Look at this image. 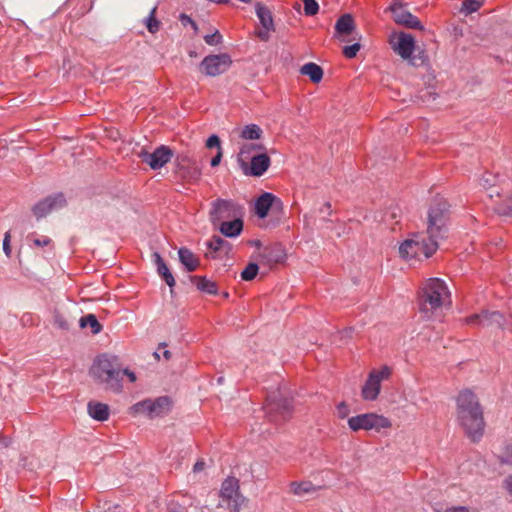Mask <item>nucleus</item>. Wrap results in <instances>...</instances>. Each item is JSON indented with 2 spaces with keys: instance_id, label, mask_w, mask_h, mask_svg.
Segmentation results:
<instances>
[{
  "instance_id": "1",
  "label": "nucleus",
  "mask_w": 512,
  "mask_h": 512,
  "mask_svg": "<svg viewBox=\"0 0 512 512\" xmlns=\"http://www.w3.org/2000/svg\"><path fill=\"white\" fill-rule=\"evenodd\" d=\"M450 304V292L445 282L438 278L427 280L420 297L421 312L430 318L440 313L445 306Z\"/></svg>"
},
{
  "instance_id": "2",
  "label": "nucleus",
  "mask_w": 512,
  "mask_h": 512,
  "mask_svg": "<svg viewBox=\"0 0 512 512\" xmlns=\"http://www.w3.org/2000/svg\"><path fill=\"white\" fill-rule=\"evenodd\" d=\"M90 373L99 382L105 383L113 391H120L122 380L121 369L115 357L99 356L93 363Z\"/></svg>"
},
{
  "instance_id": "3",
  "label": "nucleus",
  "mask_w": 512,
  "mask_h": 512,
  "mask_svg": "<svg viewBox=\"0 0 512 512\" xmlns=\"http://www.w3.org/2000/svg\"><path fill=\"white\" fill-rule=\"evenodd\" d=\"M449 205L445 198L437 196L431 203L427 216V235L436 241L446 237Z\"/></svg>"
},
{
  "instance_id": "4",
  "label": "nucleus",
  "mask_w": 512,
  "mask_h": 512,
  "mask_svg": "<svg viewBox=\"0 0 512 512\" xmlns=\"http://www.w3.org/2000/svg\"><path fill=\"white\" fill-rule=\"evenodd\" d=\"M439 242L432 237L426 241L421 235L415 234L399 246V255L405 260L428 258L438 249Z\"/></svg>"
},
{
  "instance_id": "5",
  "label": "nucleus",
  "mask_w": 512,
  "mask_h": 512,
  "mask_svg": "<svg viewBox=\"0 0 512 512\" xmlns=\"http://www.w3.org/2000/svg\"><path fill=\"white\" fill-rule=\"evenodd\" d=\"M220 497L226 508L232 512H240L246 497L240 491L239 480L236 477H227L221 484Z\"/></svg>"
},
{
  "instance_id": "6",
  "label": "nucleus",
  "mask_w": 512,
  "mask_h": 512,
  "mask_svg": "<svg viewBox=\"0 0 512 512\" xmlns=\"http://www.w3.org/2000/svg\"><path fill=\"white\" fill-rule=\"evenodd\" d=\"M389 44L403 60H407L414 65L412 54L415 50V39L411 34L394 32L390 35Z\"/></svg>"
},
{
  "instance_id": "7",
  "label": "nucleus",
  "mask_w": 512,
  "mask_h": 512,
  "mask_svg": "<svg viewBox=\"0 0 512 512\" xmlns=\"http://www.w3.org/2000/svg\"><path fill=\"white\" fill-rule=\"evenodd\" d=\"M231 64V57L226 53L208 55L202 60L200 70L206 76L216 77L228 71Z\"/></svg>"
},
{
  "instance_id": "8",
  "label": "nucleus",
  "mask_w": 512,
  "mask_h": 512,
  "mask_svg": "<svg viewBox=\"0 0 512 512\" xmlns=\"http://www.w3.org/2000/svg\"><path fill=\"white\" fill-rule=\"evenodd\" d=\"M456 405L459 414L465 416H483L484 410L477 395L469 389L459 392L456 397Z\"/></svg>"
},
{
  "instance_id": "9",
  "label": "nucleus",
  "mask_w": 512,
  "mask_h": 512,
  "mask_svg": "<svg viewBox=\"0 0 512 512\" xmlns=\"http://www.w3.org/2000/svg\"><path fill=\"white\" fill-rule=\"evenodd\" d=\"M239 206L230 200L217 199L212 203L210 210V220L214 225H218L223 221L230 220L239 215Z\"/></svg>"
},
{
  "instance_id": "10",
  "label": "nucleus",
  "mask_w": 512,
  "mask_h": 512,
  "mask_svg": "<svg viewBox=\"0 0 512 512\" xmlns=\"http://www.w3.org/2000/svg\"><path fill=\"white\" fill-rule=\"evenodd\" d=\"M391 374L389 367L384 366L380 370H372L362 387V396L365 400H374L380 392L381 382Z\"/></svg>"
},
{
  "instance_id": "11",
  "label": "nucleus",
  "mask_w": 512,
  "mask_h": 512,
  "mask_svg": "<svg viewBox=\"0 0 512 512\" xmlns=\"http://www.w3.org/2000/svg\"><path fill=\"white\" fill-rule=\"evenodd\" d=\"M174 153L173 150L168 146L161 145L157 147L153 152L141 151L139 157L143 163L149 165V167L153 170H157L162 168L166 163H168Z\"/></svg>"
},
{
  "instance_id": "12",
  "label": "nucleus",
  "mask_w": 512,
  "mask_h": 512,
  "mask_svg": "<svg viewBox=\"0 0 512 512\" xmlns=\"http://www.w3.org/2000/svg\"><path fill=\"white\" fill-rule=\"evenodd\" d=\"M348 425L353 431L366 430L385 433L391 427L389 418H348Z\"/></svg>"
},
{
  "instance_id": "13",
  "label": "nucleus",
  "mask_w": 512,
  "mask_h": 512,
  "mask_svg": "<svg viewBox=\"0 0 512 512\" xmlns=\"http://www.w3.org/2000/svg\"><path fill=\"white\" fill-rule=\"evenodd\" d=\"M389 9L392 12L393 19L397 24L403 25L411 29H423V26L421 25L419 19L416 16L412 15L409 11L404 9L403 5L400 2L395 1L390 6Z\"/></svg>"
},
{
  "instance_id": "14",
  "label": "nucleus",
  "mask_w": 512,
  "mask_h": 512,
  "mask_svg": "<svg viewBox=\"0 0 512 512\" xmlns=\"http://www.w3.org/2000/svg\"><path fill=\"white\" fill-rule=\"evenodd\" d=\"M270 209L282 211L283 203L274 194L264 192L255 202V213L259 218L263 219L267 217Z\"/></svg>"
},
{
  "instance_id": "15",
  "label": "nucleus",
  "mask_w": 512,
  "mask_h": 512,
  "mask_svg": "<svg viewBox=\"0 0 512 512\" xmlns=\"http://www.w3.org/2000/svg\"><path fill=\"white\" fill-rule=\"evenodd\" d=\"M65 203L66 200L62 194L49 196L43 201L37 203L33 208V212L34 215L40 219L48 215L50 212L64 207Z\"/></svg>"
},
{
  "instance_id": "16",
  "label": "nucleus",
  "mask_w": 512,
  "mask_h": 512,
  "mask_svg": "<svg viewBox=\"0 0 512 512\" xmlns=\"http://www.w3.org/2000/svg\"><path fill=\"white\" fill-rule=\"evenodd\" d=\"M466 322L471 325H481L484 327H502L504 317L498 311H484L480 314L471 315L466 319Z\"/></svg>"
},
{
  "instance_id": "17",
  "label": "nucleus",
  "mask_w": 512,
  "mask_h": 512,
  "mask_svg": "<svg viewBox=\"0 0 512 512\" xmlns=\"http://www.w3.org/2000/svg\"><path fill=\"white\" fill-rule=\"evenodd\" d=\"M460 426L465 435L473 442L479 441L485 431L484 418H460Z\"/></svg>"
},
{
  "instance_id": "18",
  "label": "nucleus",
  "mask_w": 512,
  "mask_h": 512,
  "mask_svg": "<svg viewBox=\"0 0 512 512\" xmlns=\"http://www.w3.org/2000/svg\"><path fill=\"white\" fill-rule=\"evenodd\" d=\"M335 30L337 35L340 37L353 34L351 40L360 39V35L358 33H354L355 23L353 17L350 14H344L337 20L335 24Z\"/></svg>"
},
{
  "instance_id": "19",
  "label": "nucleus",
  "mask_w": 512,
  "mask_h": 512,
  "mask_svg": "<svg viewBox=\"0 0 512 512\" xmlns=\"http://www.w3.org/2000/svg\"><path fill=\"white\" fill-rule=\"evenodd\" d=\"M250 174L256 177L262 176L270 166V158L267 154L262 153L252 156L250 159Z\"/></svg>"
},
{
  "instance_id": "20",
  "label": "nucleus",
  "mask_w": 512,
  "mask_h": 512,
  "mask_svg": "<svg viewBox=\"0 0 512 512\" xmlns=\"http://www.w3.org/2000/svg\"><path fill=\"white\" fill-rule=\"evenodd\" d=\"M223 221L219 224L220 232L226 237H236L243 230V221L238 217Z\"/></svg>"
},
{
  "instance_id": "21",
  "label": "nucleus",
  "mask_w": 512,
  "mask_h": 512,
  "mask_svg": "<svg viewBox=\"0 0 512 512\" xmlns=\"http://www.w3.org/2000/svg\"><path fill=\"white\" fill-rule=\"evenodd\" d=\"M173 400L169 396H161L156 399H151V413L152 415L169 414L172 412Z\"/></svg>"
},
{
  "instance_id": "22",
  "label": "nucleus",
  "mask_w": 512,
  "mask_h": 512,
  "mask_svg": "<svg viewBox=\"0 0 512 512\" xmlns=\"http://www.w3.org/2000/svg\"><path fill=\"white\" fill-rule=\"evenodd\" d=\"M153 261L157 267L158 274L164 279L166 284L169 287L175 286V279L172 273L170 272L169 268L165 264L164 260L162 259L161 255L157 252L153 253L152 255Z\"/></svg>"
},
{
  "instance_id": "23",
  "label": "nucleus",
  "mask_w": 512,
  "mask_h": 512,
  "mask_svg": "<svg viewBox=\"0 0 512 512\" xmlns=\"http://www.w3.org/2000/svg\"><path fill=\"white\" fill-rule=\"evenodd\" d=\"M178 255L180 262L185 266L187 271L192 272L199 267V259L191 250L187 248H180L178 251Z\"/></svg>"
},
{
  "instance_id": "24",
  "label": "nucleus",
  "mask_w": 512,
  "mask_h": 512,
  "mask_svg": "<svg viewBox=\"0 0 512 512\" xmlns=\"http://www.w3.org/2000/svg\"><path fill=\"white\" fill-rule=\"evenodd\" d=\"M256 14L260 20V23L264 29L274 30L273 17L270 10L262 5L261 3L256 4Z\"/></svg>"
},
{
  "instance_id": "25",
  "label": "nucleus",
  "mask_w": 512,
  "mask_h": 512,
  "mask_svg": "<svg viewBox=\"0 0 512 512\" xmlns=\"http://www.w3.org/2000/svg\"><path fill=\"white\" fill-rule=\"evenodd\" d=\"M300 72L308 76L313 83H319L323 78V69L313 62L304 64Z\"/></svg>"
},
{
  "instance_id": "26",
  "label": "nucleus",
  "mask_w": 512,
  "mask_h": 512,
  "mask_svg": "<svg viewBox=\"0 0 512 512\" xmlns=\"http://www.w3.org/2000/svg\"><path fill=\"white\" fill-rule=\"evenodd\" d=\"M191 282L196 286V288L202 292L208 294H216L217 286L216 283L207 279L206 277L201 276H193L191 277Z\"/></svg>"
},
{
  "instance_id": "27",
  "label": "nucleus",
  "mask_w": 512,
  "mask_h": 512,
  "mask_svg": "<svg viewBox=\"0 0 512 512\" xmlns=\"http://www.w3.org/2000/svg\"><path fill=\"white\" fill-rule=\"evenodd\" d=\"M262 134H263V130L260 128V126H258L256 124L246 125L239 132V136L245 140L260 139Z\"/></svg>"
},
{
  "instance_id": "28",
  "label": "nucleus",
  "mask_w": 512,
  "mask_h": 512,
  "mask_svg": "<svg viewBox=\"0 0 512 512\" xmlns=\"http://www.w3.org/2000/svg\"><path fill=\"white\" fill-rule=\"evenodd\" d=\"M255 149H263L261 145L256 144H243L238 153V162L240 163L242 169H246L248 165V160L250 158V154Z\"/></svg>"
},
{
  "instance_id": "29",
  "label": "nucleus",
  "mask_w": 512,
  "mask_h": 512,
  "mask_svg": "<svg viewBox=\"0 0 512 512\" xmlns=\"http://www.w3.org/2000/svg\"><path fill=\"white\" fill-rule=\"evenodd\" d=\"M290 488L292 493L296 496H304L305 494L313 493L317 490L309 481L291 482Z\"/></svg>"
},
{
  "instance_id": "30",
  "label": "nucleus",
  "mask_w": 512,
  "mask_h": 512,
  "mask_svg": "<svg viewBox=\"0 0 512 512\" xmlns=\"http://www.w3.org/2000/svg\"><path fill=\"white\" fill-rule=\"evenodd\" d=\"M79 324L81 328L89 327L92 334H98L102 330V325L97 320L94 314H87L80 318Z\"/></svg>"
},
{
  "instance_id": "31",
  "label": "nucleus",
  "mask_w": 512,
  "mask_h": 512,
  "mask_svg": "<svg viewBox=\"0 0 512 512\" xmlns=\"http://www.w3.org/2000/svg\"><path fill=\"white\" fill-rule=\"evenodd\" d=\"M89 416H109L110 409L105 403L90 401L87 404Z\"/></svg>"
},
{
  "instance_id": "32",
  "label": "nucleus",
  "mask_w": 512,
  "mask_h": 512,
  "mask_svg": "<svg viewBox=\"0 0 512 512\" xmlns=\"http://www.w3.org/2000/svg\"><path fill=\"white\" fill-rule=\"evenodd\" d=\"M130 413L134 415H152L151 413V399H145L134 404L130 408Z\"/></svg>"
},
{
  "instance_id": "33",
  "label": "nucleus",
  "mask_w": 512,
  "mask_h": 512,
  "mask_svg": "<svg viewBox=\"0 0 512 512\" xmlns=\"http://www.w3.org/2000/svg\"><path fill=\"white\" fill-rule=\"evenodd\" d=\"M156 9L157 7H153L146 19V27L150 33H156L160 28V22L155 17Z\"/></svg>"
},
{
  "instance_id": "34",
  "label": "nucleus",
  "mask_w": 512,
  "mask_h": 512,
  "mask_svg": "<svg viewBox=\"0 0 512 512\" xmlns=\"http://www.w3.org/2000/svg\"><path fill=\"white\" fill-rule=\"evenodd\" d=\"M175 163L179 170L188 169L193 165V159L188 153H182L176 156Z\"/></svg>"
},
{
  "instance_id": "35",
  "label": "nucleus",
  "mask_w": 512,
  "mask_h": 512,
  "mask_svg": "<svg viewBox=\"0 0 512 512\" xmlns=\"http://www.w3.org/2000/svg\"><path fill=\"white\" fill-rule=\"evenodd\" d=\"M259 267L256 263H249L246 268L241 272V279L244 281H251L253 280L257 273H258Z\"/></svg>"
},
{
  "instance_id": "36",
  "label": "nucleus",
  "mask_w": 512,
  "mask_h": 512,
  "mask_svg": "<svg viewBox=\"0 0 512 512\" xmlns=\"http://www.w3.org/2000/svg\"><path fill=\"white\" fill-rule=\"evenodd\" d=\"M484 0H464L461 11L466 14L476 12L483 4Z\"/></svg>"
},
{
  "instance_id": "37",
  "label": "nucleus",
  "mask_w": 512,
  "mask_h": 512,
  "mask_svg": "<svg viewBox=\"0 0 512 512\" xmlns=\"http://www.w3.org/2000/svg\"><path fill=\"white\" fill-rule=\"evenodd\" d=\"M304 14L306 16H314L319 11V4L316 0H303Z\"/></svg>"
},
{
  "instance_id": "38",
  "label": "nucleus",
  "mask_w": 512,
  "mask_h": 512,
  "mask_svg": "<svg viewBox=\"0 0 512 512\" xmlns=\"http://www.w3.org/2000/svg\"><path fill=\"white\" fill-rule=\"evenodd\" d=\"M226 245H228V242L219 236H213L211 240L207 242L208 248L213 252L220 251Z\"/></svg>"
},
{
  "instance_id": "39",
  "label": "nucleus",
  "mask_w": 512,
  "mask_h": 512,
  "mask_svg": "<svg viewBox=\"0 0 512 512\" xmlns=\"http://www.w3.org/2000/svg\"><path fill=\"white\" fill-rule=\"evenodd\" d=\"M276 409L275 410H271L270 412H275V413H292V412H295L292 408H291V403L290 401L288 400H280L277 404H276Z\"/></svg>"
},
{
  "instance_id": "40",
  "label": "nucleus",
  "mask_w": 512,
  "mask_h": 512,
  "mask_svg": "<svg viewBox=\"0 0 512 512\" xmlns=\"http://www.w3.org/2000/svg\"><path fill=\"white\" fill-rule=\"evenodd\" d=\"M204 40L208 45L216 46L222 42V35L218 30H215L212 34L205 35Z\"/></svg>"
},
{
  "instance_id": "41",
  "label": "nucleus",
  "mask_w": 512,
  "mask_h": 512,
  "mask_svg": "<svg viewBox=\"0 0 512 512\" xmlns=\"http://www.w3.org/2000/svg\"><path fill=\"white\" fill-rule=\"evenodd\" d=\"M54 324L63 330H68L70 328L69 321L60 313H56L54 315Z\"/></svg>"
},
{
  "instance_id": "42",
  "label": "nucleus",
  "mask_w": 512,
  "mask_h": 512,
  "mask_svg": "<svg viewBox=\"0 0 512 512\" xmlns=\"http://www.w3.org/2000/svg\"><path fill=\"white\" fill-rule=\"evenodd\" d=\"M360 44L359 43H354L350 46H345L343 48V54L345 55V57L351 59V58H354L358 51L360 50Z\"/></svg>"
},
{
  "instance_id": "43",
  "label": "nucleus",
  "mask_w": 512,
  "mask_h": 512,
  "mask_svg": "<svg viewBox=\"0 0 512 512\" xmlns=\"http://www.w3.org/2000/svg\"><path fill=\"white\" fill-rule=\"evenodd\" d=\"M500 461L501 463L512 465V443L505 447Z\"/></svg>"
},
{
  "instance_id": "44",
  "label": "nucleus",
  "mask_w": 512,
  "mask_h": 512,
  "mask_svg": "<svg viewBox=\"0 0 512 512\" xmlns=\"http://www.w3.org/2000/svg\"><path fill=\"white\" fill-rule=\"evenodd\" d=\"M497 211L501 214L512 216V196L506 200L505 205L498 207Z\"/></svg>"
},
{
  "instance_id": "45",
  "label": "nucleus",
  "mask_w": 512,
  "mask_h": 512,
  "mask_svg": "<svg viewBox=\"0 0 512 512\" xmlns=\"http://www.w3.org/2000/svg\"><path fill=\"white\" fill-rule=\"evenodd\" d=\"M206 146L208 148H214L216 147L217 148V151H219V149H222L221 148V143H220V139L217 135H211L207 141H206Z\"/></svg>"
},
{
  "instance_id": "46",
  "label": "nucleus",
  "mask_w": 512,
  "mask_h": 512,
  "mask_svg": "<svg viewBox=\"0 0 512 512\" xmlns=\"http://www.w3.org/2000/svg\"><path fill=\"white\" fill-rule=\"evenodd\" d=\"M179 19L183 26L191 25L192 28L195 31H197V29H198L197 24L189 16H187L186 14H181Z\"/></svg>"
},
{
  "instance_id": "47",
  "label": "nucleus",
  "mask_w": 512,
  "mask_h": 512,
  "mask_svg": "<svg viewBox=\"0 0 512 512\" xmlns=\"http://www.w3.org/2000/svg\"><path fill=\"white\" fill-rule=\"evenodd\" d=\"M10 232H6L3 239V250L4 253L9 257L11 255V247H10Z\"/></svg>"
},
{
  "instance_id": "48",
  "label": "nucleus",
  "mask_w": 512,
  "mask_h": 512,
  "mask_svg": "<svg viewBox=\"0 0 512 512\" xmlns=\"http://www.w3.org/2000/svg\"><path fill=\"white\" fill-rule=\"evenodd\" d=\"M34 245L42 247L51 244V239L49 237L43 236L41 238H35L33 240Z\"/></svg>"
},
{
  "instance_id": "49",
  "label": "nucleus",
  "mask_w": 512,
  "mask_h": 512,
  "mask_svg": "<svg viewBox=\"0 0 512 512\" xmlns=\"http://www.w3.org/2000/svg\"><path fill=\"white\" fill-rule=\"evenodd\" d=\"M503 487L506 489V491L512 495V474L507 476L503 481Z\"/></svg>"
},
{
  "instance_id": "50",
  "label": "nucleus",
  "mask_w": 512,
  "mask_h": 512,
  "mask_svg": "<svg viewBox=\"0 0 512 512\" xmlns=\"http://www.w3.org/2000/svg\"><path fill=\"white\" fill-rule=\"evenodd\" d=\"M221 158H222V149H219V151H217V154L211 159V166L212 167L218 166L220 164Z\"/></svg>"
},
{
  "instance_id": "51",
  "label": "nucleus",
  "mask_w": 512,
  "mask_h": 512,
  "mask_svg": "<svg viewBox=\"0 0 512 512\" xmlns=\"http://www.w3.org/2000/svg\"><path fill=\"white\" fill-rule=\"evenodd\" d=\"M270 31H271V30H267V29H264V28H263L262 30H259V31H258L257 35H258V37H259L261 40H263V41H267V40L269 39V37H270V35H269V32H270Z\"/></svg>"
},
{
  "instance_id": "52",
  "label": "nucleus",
  "mask_w": 512,
  "mask_h": 512,
  "mask_svg": "<svg viewBox=\"0 0 512 512\" xmlns=\"http://www.w3.org/2000/svg\"><path fill=\"white\" fill-rule=\"evenodd\" d=\"M337 408H338V412H339V415H340V416H346V415H347V413L349 412V411L347 410V407H346L345 402H341V403L338 405V407H337Z\"/></svg>"
},
{
  "instance_id": "53",
  "label": "nucleus",
  "mask_w": 512,
  "mask_h": 512,
  "mask_svg": "<svg viewBox=\"0 0 512 512\" xmlns=\"http://www.w3.org/2000/svg\"><path fill=\"white\" fill-rule=\"evenodd\" d=\"M446 512H469L467 507L459 506V507H452L445 510Z\"/></svg>"
},
{
  "instance_id": "54",
  "label": "nucleus",
  "mask_w": 512,
  "mask_h": 512,
  "mask_svg": "<svg viewBox=\"0 0 512 512\" xmlns=\"http://www.w3.org/2000/svg\"><path fill=\"white\" fill-rule=\"evenodd\" d=\"M205 467V463L203 461H197L195 464H194V467H193V471L194 472H200L204 469Z\"/></svg>"
},
{
  "instance_id": "55",
  "label": "nucleus",
  "mask_w": 512,
  "mask_h": 512,
  "mask_svg": "<svg viewBox=\"0 0 512 512\" xmlns=\"http://www.w3.org/2000/svg\"><path fill=\"white\" fill-rule=\"evenodd\" d=\"M122 376L127 375L131 382H134L136 380V376L133 372H129L128 370L121 371Z\"/></svg>"
},
{
  "instance_id": "56",
  "label": "nucleus",
  "mask_w": 512,
  "mask_h": 512,
  "mask_svg": "<svg viewBox=\"0 0 512 512\" xmlns=\"http://www.w3.org/2000/svg\"><path fill=\"white\" fill-rule=\"evenodd\" d=\"M163 357L166 359V360H169L171 358V352L169 350H164L163 351Z\"/></svg>"
},
{
  "instance_id": "57",
  "label": "nucleus",
  "mask_w": 512,
  "mask_h": 512,
  "mask_svg": "<svg viewBox=\"0 0 512 512\" xmlns=\"http://www.w3.org/2000/svg\"><path fill=\"white\" fill-rule=\"evenodd\" d=\"M360 416L368 417V416H377V415L374 413H365V414H361Z\"/></svg>"
},
{
  "instance_id": "58",
  "label": "nucleus",
  "mask_w": 512,
  "mask_h": 512,
  "mask_svg": "<svg viewBox=\"0 0 512 512\" xmlns=\"http://www.w3.org/2000/svg\"><path fill=\"white\" fill-rule=\"evenodd\" d=\"M1 443H2L3 445H5V446H7V445H8V441H7L5 438H3V439L1 440Z\"/></svg>"
},
{
  "instance_id": "59",
  "label": "nucleus",
  "mask_w": 512,
  "mask_h": 512,
  "mask_svg": "<svg viewBox=\"0 0 512 512\" xmlns=\"http://www.w3.org/2000/svg\"><path fill=\"white\" fill-rule=\"evenodd\" d=\"M154 356L156 359H158V360L160 359V355H159L158 351L154 352Z\"/></svg>"
},
{
  "instance_id": "60",
  "label": "nucleus",
  "mask_w": 512,
  "mask_h": 512,
  "mask_svg": "<svg viewBox=\"0 0 512 512\" xmlns=\"http://www.w3.org/2000/svg\"><path fill=\"white\" fill-rule=\"evenodd\" d=\"M94 419L97 420V421H102V420H107L108 418L99 417V418H94Z\"/></svg>"
},
{
  "instance_id": "61",
  "label": "nucleus",
  "mask_w": 512,
  "mask_h": 512,
  "mask_svg": "<svg viewBox=\"0 0 512 512\" xmlns=\"http://www.w3.org/2000/svg\"><path fill=\"white\" fill-rule=\"evenodd\" d=\"M161 347H163V348H164V347H165V344H161L160 346H158V350H160V349H161Z\"/></svg>"
},
{
  "instance_id": "62",
  "label": "nucleus",
  "mask_w": 512,
  "mask_h": 512,
  "mask_svg": "<svg viewBox=\"0 0 512 512\" xmlns=\"http://www.w3.org/2000/svg\"><path fill=\"white\" fill-rule=\"evenodd\" d=\"M295 9H299L300 8V4H296V6H294Z\"/></svg>"
},
{
  "instance_id": "63",
  "label": "nucleus",
  "mask_w": 512,
  "mask_h": 512,
  "mask_svg": "<svg viewBox=\"0 0 512 512\" xmlns=\"http://www.w3.org/2000/svg\"><path fill=\"white\" fill-rule=\"evenodd\" d=\"M196 54L194 52H190V56L193 57L195 56Z\"/></svg>"
},
{
  "instance_id": "64",
  "label": "nucleus",
  "mask_w": 512,
  "mask_h": 512,
  "mask_svg": "<svg viewBox=\"0 0 512 512\" xmlns=\"http://www.w3.org/2000/svg\"><path fill=\"white\" fill-rule=\"evenodd\" d=\"M436 512H446V511H436Z\"/></svg>"
}]
</instances>
